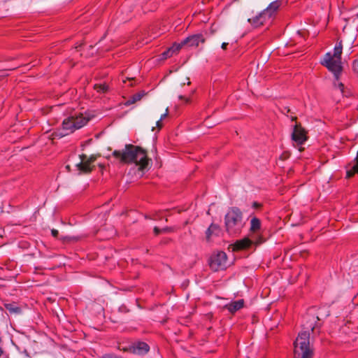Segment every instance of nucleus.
<instances>
[{"mask_svg":"<svg viewBox=\"0 0 358 358\" xmlns=\"http://www.w3.org/2000/svg\"><path fill=\"white\" fill-rule=\"evenodd\" d=\"M306 322L303 324V330L299 334L295 342L294 355V358H312L313 350L310 346V331H314L317 328V320L319 316L307 315Z\"/></svg>","mask_w":358,"mask_h":358,"instance_id":"f257e3e1","label":"nucleus"},{"mask_svg":"<svg viewBox=\"0 0 358 358\" xmlns=\"http://www.w3.org/2000/svg\"><path fill=\"white\" fill-rule=\"evenodd\" d=\"M113 155L126 164H134L138 166V171L143 172L149 164V159L145 150L134 145H126L122 151L115 150Z\"/></svg>","mask_w":358,"mask_h":358,"instance_id":"f03ea898","label":"nucleus"},{"mask_svg":"<svg viewBox=\"0 0 358 358\" xmlns=\"http://www.w3.org/2000/svg\"><path fill=\"white\" fill-rule=\"evenodd\" d=\"M342 50V42L339 41L336 44L333 54L330 52H327L324 55L321 64L333 73L335 78L334 83V87L337 88L342 94H344V85L339 81L340 74L343 70L341 65Z\"/></svg>","mask_w":358,"mask_h":358,"instance_id":"7ed1b4c3","label":"nucleus"},{"mask_svg":"<svg viewBox=\"0 0 358 358\" xmlns=\"http://www.w3.org/2000/svg\"><path fill=\"white\" fill-rule=\"evenodd\" d=\"M224 224L229 234L239 233L243 227L241 211L236 207L229 208L224 217Z\"/></svg>","mask_w":358,"mask_h":358,"instance_id":"20e7f679","label":"nucleus"},{"mask_svg":"<svg viewBox=\"0 0 358 358\" xmlns=\"http://www.w3.org/2000/svg\"><path fill=\"white\" fill-rule=\"evenodd\" d=\"M88 121L89 118L84 116L83 114H75L64 119L62 122V129L64 130V132L61 135L66 136L73 132L76 129H80L85 126Z\"/></svg>","mask_w":358,"mask_h":358,"instance_id":"39448f33","label":"nucleus"},{"mask_svg":"<svg viewBox=\"0 0 358 358\" xmlns=\"http://www.w3.org/2000/svg\"><path fill=\"white\" fill-rule=\"evenodd\" d=\"M209 265L214 271L225 269L228 265L227 254L222 251L213 253L210 258Z\"/></svg>","mask_w":358,"mask_h":358,"instance_id":"423d86ee","label":"nucleus"},{"mask_svg":"<svg viewBox=\"0 0 358 358\" xmlns=\"http://www.w3.org/2000/svg\"><path fill=\"white\" fill-rule=\"evenodd\" d=\"M292 139L298 145H302L306 140L307 137L306 135L305 130L301 127V125L296 124L294 127V129L292 134Z\"/></svg>","mask_w":358,"mask_h":358,"instance_id":"0eeeda50","label":"nucleus"},{"mask_svg":"<svg viewBox=\"0 0 358 358\" xmlns=\"http://www.w3.org/2000/svg\"><path fill=\"white\" fill-rule=\"evenodd\" d=\"M205 38L201 34L192 35L182 41L183 45L197 47L200 43H204Z\"/></svg>","mask_w":358,"mask_h":358,"instance_id":"6e6552de","label":"nucleus"},{"mask_svg":"<svg viewBox=\"0 0 358 358\" xmlns=\"http://www.w3.org/2000/svg\"><path fill=\"white\" fill-rule=\"evenodd\" d=\"M80 162L76 164L78 170L85 173L90 172L92 170L91 164L94 162V159L93 157L87 159L84 156H80Z\"/></svg>","mask_w":358,"mask_h":358,"instance_id":"1a4fd4ad","label":"nucleus"},{"mask_svg":"<svg viewBox=\"0 0 358 358\" xmlns=\"http://www.w3.org/2000/svg\"><path fill=\"white\" fill-rule=\"evenodd\" d=\"M270 18L271 17H268V15L265 13V11L263 10L252 19H248V22L252 23L255 27H257L260 25H262L266 21V20Z\"/></svg>","mask_w":358,"mask_h":358,"instance_id":"9d476101","label":"nucleus"},{"mask_svg":"<svg viewBox=\"0 0 358 358\" xmlns=\"http://www.w3.org/2000/svg\"><path fill=\"white\" fill-rule=\"evenodd\" d=\"M281 5V0H275L271 2L268 7L264 10L268 15V17H271L277 11Z\"/></svg>","mask_w":358,"mask_h":358,"instance_id":"9b49d317","label":"nucleus"},{"mask_svg":"<svg viewBox=\"0 0 358 358\" xmlns=\"http://www.w3.org/2000/svg\"><path fill=\"white\" fill-rule=\"evenodd\" d=\"M149 345L144 342H138L134 347V352L135 353L141 355L145 354L149 351Z\"/></svg>","mask_w":358,"mask_h":358,"instance_id":"f8f14e48","label":"nucleus"},{"mask_svg":"<svg viewBox=\"0 0 358 358\" xmlns=\"http://www.w3.org/2000/svg\"><path fill=\"white\" fill-rule=\"evenodd\" d=\"M244 301L240 299L234 302L230 303L227 306V309L231 313H234L243 307Z\"/></svg>","mask_w":358,"mask_h":358,"instance_id":"ddd939ff","label":"nucleus"},{"mask_svg":"<svg viewBox=\"0 0 358 358\" xmlns=\"http://www.w3.org/2000/svg\"><path fill=\"white\" fill-rule=\"evenodd\" d=\"M220 231V227L217 224L212 223L206 232L207 240H210L213 235H218Z\"/></svg>","mask_w":358,"mask_h":358,"instance_id":"4468645a","label":"nucleus"},{"mask_svg":"<svg viewBox=\"0 0 358 358\" xmlns=\"http://www.w3.org/2000/svg\"><path fill=\"white\" fill-rule=\"evenodd\" d=\"M252 243V241L250 239L245 238L242 240L238 241L236 243V247L238 249H245L249 248Z\"/></svg>","mask_w":358,"mask_h":358,"instance_id":"2eb2a0df","label":"nucleus"},{"mask_svg":"<svg viewBox=\"0 0 358 358\" xmlns=\"http://www.w3.org/2000/svg\"><path fill=\"white\" fill-rule=\"evenodd\" d=\"M261 227V222L257 217H252L250 221V231L256 232Z\"/></svg>","mask_w":358,"mask_h":358,"instance_id":"dca6fc26","label":"nucleus"},{"mask_svg":"<svg viewBox=\"0 0 358 358\" xmlns=\"http://www.w3.org/2000/svg\"><path fill=\"white\" fill-rule=\"evenodd\" d=\"M355 173H358V151L357 154V157L355 158V163L352 166V169L347 171V177H352Z\"/></svg>","mask_w":358,"mask_h":358,"instance_id":"f3484780","label":"nucleus"},{"mask_svg":"<svg viewBox=\"0 0 358 358\" xmlns=\"http://www.w3.org/2000/svg\"><path fill=\"white\" fill-rule=\"evenodd\" d=\"M183 46L182 42L180 43H174L171 47H170L167 51L170 53L171 57L174 54H176L180 48Z\"/></svg>","mask_w":358,"mask_h":358,"instance_id":"a211bd4d","label":"nucleus"},{"mask_svg":"<svg viewBox=\"0 0 358 358\" xmlns=\"http://www.w3.org/2000/svg\"><path fill=\"white\" fill-rule=\"evenodd\" d=\"M143 94H142V93H138V94H134V96H132L131 98H129L126 101L125 104L127 106L131 105V104L134 103L135 102H136L137 101L141 100V98L143 97Z\"/></svg>","mask_w":358,"mask_h":358,"instance_id":"6ab92c4d","label":"nucleus"},{"mask_svg":"<svg viewBox=\"0 0 358 358\" xmlns=\"http://www.w3.org/2000/svg\"><path fill=\"white\" fill-rule=\"evenodd\" d=\"M94 88L98 92H106L108 90V86L106 83H100V84H96L94 86Z\"/></svg>","mask_w":358,"mask_h":358,"instance_id":"aec40b11","label":"nucleus"},{"mask_svg":"<svg viewBox=\"0 0 358 358\" xmlns=\"http://www.w3.org/2000/svg\"><path fill=\"white\" fill-rule=\"evenodd\" d=\"M168 114H169V109H168V108H166L165 113H163V114L161 115L160 119H159V120H157V122H156V125H157V127L159 129H160V128H162V121L164 118H166V117H167Z\"/></svg>","mask_w":358,"mask_h":358,"instance_id":"412c9836","label":"nucleus"},{"mask_svg":"<svg viewBox=\"0 0 358 358\" xmlns=\"http://www.w3.org/2000/svg\"><path fill=\"white\" fill-rule=\"evenodd\" d=\"M162 59H166L169 57H171L170 53L166 50L161 55Z\"/></svg>","mask_w":358,"mask_h":358,"instance_id":"4be33fe9","label":"nucleus"},{"mask_svg":"<svg viewBox=\"0 0 358 358\" xmlns=\"http://www.w3.org/2000/svg\"><path fill=\"white\" fill-rule=\"evenodd\" d=\"M65 239L68 240V241H76L79 239L78 237H76V236H68V237H66Z\"/></svg>","mask_w":358,"mask_h":358,"instance_id":"5701e85b","label":"nucleus"},{"mask_svg":"<svg viewBox=\"0 0 358 358\" xmlns=\"http://www.w3.org/2000/svg\"><path fill=\"white\" fill-rule=\"evenodd\" d=\"M353 69L358 73V61H355L353 63Z\"/></svg>","mask_w":358,"mask_h":358,"instance_id":"b1692460","label":"nucleus"},{"mask_svg":"<svg viewBox=\"0 0 358 358\" xmlns=\"http://www.w3.org/2000/svg\"><path fill=\"white\" fill-rule=\"evenodd\" d=\"M178 98L180 99L184 100L186 103H189V98L185 97V96H183L182 95H179Z\"/></svg>","mask_w":358,"mask_h":358,"instance_id":"393cba45","label":"nucleus"},{"mask_svg":"<svg viewBox=\"0 0 358 358\" xmlns=\"http://www.w3.org/2000/svg\"><path fill=\"white\" fill-rule=\"evenodd\" d=\"M154 232L156 235L159 234L160 232H162V229H160L159 228H158L157 227H155L154 228Z\"/></svg>","mask_w":358,"mask_h":358,"instance_id":"a878e982","label":"nucleus"},{"mask_svg":"<svg viewBox=\"0 0 358 358\" xmlns=\"http://www.w3.org/2000/svg\"><path fill=\"white\" fill-rule=\"evenodd\" d=\"M51 234L54 237H57L58 235V231L56 229H52Z\"/></svg>","mask_w":358,"mask_h":358,"instance_id":"bb28decb","label":"nucleus"},{"mask_svg":"<svg viewBox=\"0 0 358 358\" xmlns=\"http://www.w3.org/2000/svg\"><path fill=\"white\" fill-rule=\"evenodd\" d=\"M171 231V228H169V227H165V228L162 229V232H169Z\"/></svg>","mask_w":358,"mask_h":358,"instance_id":"cd10ccee","label":"nucleus"},{"mask_svg":"<svg viewBox=\"0 0 358 358\" xmlns=\"http://www.w3.org/2000/svg\"><path fill=\"white\" fill-rule=\"evenodd\" d=\"M228 45V43H223L221 45V48L223 49V50H226L227 49V47Z\"/></svg>","mask_w":358,"mask_h":358,"instance_id":"c85d7f7f","label":"nucleus"},{"mask_svg":"<svg viewBox=\"0 0 358 358\" xmlns=\"http://www.w3.org/2000/svg\"><path fill=\"white\" fill-rule=\"evenodd\" d=\"M253 206L254 207H257V206H259V204L257 203H256V202H254L253 203Z\"/></svg>","mask_w":358,"mask_h":358,"instance_id":"c756f323","label":"nucleus"},{"mask_svg":"<svg viewBox=\"0 0 358 358\" xmlns=\"http://www.w3.org/2000/svg\"><path fill=\"white\" fill-rule=\"evenodd\" d=\"M3 354V350L2 349L0 348V357Z\"/></svg>","mask_w":358,"mask_h":358,"instance_id":"7c9ffc66","label":"nucleus"},{"mask_svg":"<svg viewBox=\"0 0 358 358\" xmlns=\"http://www.w3.org/2000/svg\"><path fill=\"white\" fill-rule=\"evenodd\" d=\"M187 85H189V84H190V81L189 80V78H187Z\"/></svg>","mask_w":358,"mask_h":358,"instance_id":"2f4dec72","label":"nucleus"},{"mask_svg":"<svg viewBox=\"0 0 358 358\" xmlns=\"http://www.w3.org/2000/svg\"><path fill=\"white\" fill-rule=\"evenodd\" d=\"M66 168L69 169V165H67V166H66Z\"/></svg>","mask_w":358,"mask_h":358,"instance_id":"473e14b6","label":"nucleus"}]
</instances>
